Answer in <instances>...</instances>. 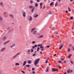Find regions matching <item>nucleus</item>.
I'll return each instance as SVG.
<instances>
[{
  "instance_id": "nucleus-60",
  "label": "nucleus",
  "mask_w": 74,
  "mask_h": 74,
  "mask_svg": "<svg viewBox=\"0 0 74 74\" xmlns=\"http://www.w3.org/2000/svg\"><path fill=\"white\" fill-rule=\"evenodd\" d=\"M66 13H68V11H67V10H66Z\"/></svg>"
},
{
  "instance_id": "nucleus-31",
  "label": "nucleus",
  "mask_w": 74,
  "mask_h": 74,
  "mask_svg": "<svg viewBox=\"0 0 74 74\" xmlns=\"http://www.w3.org/2000/svg\"><path fill=\"white\" fill-rule=\"evenodd\" d=\"M35 43H36V42L34 41H33L32 42V44H35Z\"/></svg>"
},
{
  "instance_id": "nucleus-62",
  "label": "nucleus",
  "mask_w": 74,
  "mask_h": 74,
  "mask_svg": "<svg viewBox=\"0 0 74 74\" xmlns=\"http://www.w3.org/2000/svg\"><path fill=\"white\" fill-rule=\"evenodd\" d=\"M56 56V54H55L54 55V56Z\"/></svg>"
},
{
  "instance_id": "nucleus-61",
  "label": "nucleus",
  "mask_w": 74,
  "mask_h": 74,
  "mask_svg": "<svg viewBox=\"0 0 74 74\" xmlns=\"http://www.w3.org/2000/svg\"><path fill=\"white\" fill-rule=\"evenodd\" d=\"M72 72H73V70H71L70 73H72Z\"/></svg>"
},
{
  "instance_id": "nucleus-9",
  "label": "nucleus",
  "mask_w": 74,
  "mask_h": 74,
  "mask_svg": "<svg viewBox=\"0 0 74 74\" xmlns=\"http://www.w3.org/2000/svg\"><path fill=\"white\" fill-rule=\"evenodd\" d=\"M10 40H8L7 42L4 43H3V45H5V44H8V43L9 42H10Z\"/></svg>"
},
{
  "instance_id": "nucleus-36",
  "label": "nucleus",
  "mask_w": 74,
  "mask_h": 74,
  "mask_svg": "<svg viewBox=\"0 0 74 74\" xmlns=\"http://www.w3.org/2000/svg\"><path fill=\"white\" fill-rule=\"evenodd\" d=\"M0 5H3V3L2 2H1L0 3Z\"/></svg>"
},
{
  "instance_id": "nucleus-23",
  "label": "nucleus",
  "mask_w": 74,
  "mask_h": 74,
  "mask_svg": "<svg viewBox=\"0 0 74 74\" xmlns=\"http://www.w3.org/2000/svg\"><path fill=\"white\" fill-rule=\"evenodd\" d=\"M46 71L47 73H48V71H49V69H46Z\"/></svg>"
},
{
  "instance_id": "nucleus-44",
  "label": "nucleus",
  "mask_w": 74,
  "mask_h": 74,
  "mask_svg": "<svg viewBox=\"0 0 74 74\" xmlns=\"http://www.w3.org/2000/svg\"><path fill=\"white\" fill-rule=\"evenodd\" d=\"M32 71H34V68H32Z\"/></svg>"
},
{
  "instance_id": "nucleus-8",
  "label": "nucleus",
  "mask_w": 74,
  "mask_h": 74,
  "mask_svg": "<svg viewBox=\"0 0 74 74\" xmlns=\"http://www.w3.org/2000/svg\"><path fill=\"white\" fill-rule=\"evenodd\" d=\"M36 29L35 28H32L31 29V32H33L34 30H36Z\"/></svg>"
},
{
  "instance_id": "nucleus-42",
  "label": "nucleus",
  "mask_w": 74,
  "mask_h": 74,
  "mask_svg": "<svg viewBox=\"0 0 74 74\" xmlns=\"http://www.w3.org/2000/svg\"><path fill=\"white\" fill-rule=\"evenodd\" d=\"M43 48H44V47L42 46L40 47V48H41V49H43Z\"/></svg>"
},
{
  "instance_id": "nucleus-22",
  "label": "nucleus",
  "mask_w": 74,
  "mask_h": 74,
  "mask_svg": "<svg viewBox=\"0 0 74 74\" xmlns=\"http://www.w3.org/2000/svg\"><path fill=\"white\" fill-rule=\"evenodd\" d=\"M35 7H38V4H37V3H36L35 4Z\"/></svg>"
},
{
  "instance_id": "nucleus-25",
  "label": "nucleus",
  "mask_w": 74,
  "mask_h": 74,
  "mask_svg": "<svg viewBox=\"0 0 74 74\" xmlns=\"http://www.w3.org/2000/svg\"><path fill=\"white\" fill-rule=\"evenodd\" d=\"M51 11H50L49 12V14H51Z\"/></svg>"
},
{
  "instance_id": "nucleus-63",
  "label": "nucleus",
  "mask_w": 74,
  "mask_h": 74,
  "mask_svg": "<svg viewBox=\"0 0 74 74\" xmlns=\"http://www.w3.org/2000/svg\"><path fill=\"white\" fill-rule=\"evenodd\" d=\"M56 34H58V32H56Z\"/></svg>"
},
{
  "instance_id": "nucleus-4",
  "label": "nucleus",
  "mask_w": 74,
  "mask_h": 74,
  "mask_svg": "<svg viewBox=\"0 0 74 74\" xmlns=\"http://www.w3.org/2000/svg\"><path fill=\"white\" fill-rule=\"evenodd\" d=\"M23 17H25V16H26V12H23Z\"/></svg>"
},
{
  "instance_id": "nucleus-59",
  "label": "nucleus",
  "mask_w": 74,
  "mask_h": 74,
  "mask_svg": "<svg viewBox=\"0 0 74 74\" xmlns=\"http://www.w3.org/2000/svg\"><path fill=\"white\" fill-rule=\"evenodd\" d=\"M40 7L41 9V8H42V5L40 6Z\"/></svg>"
},
{
  "instance_id": "nucleus-3",
  "label": "nucleus",
  "mask_w": 74,
  "mask_h": 74,
  "mask_svg": "<svg viewBox=\"0 0 74 74\" xmlns=\"http://www.w3.org/2000/svg\"><path fill=\"white\" fill-rule=\"evenodd\" d=\"M4 15L5 17H7L8 16V14L6 12H5L4 13Z\"/></svg>"
},
{
  "instance_id": "nucleus-12",
  "label": "nucleus",
  "mask_w": 74,
  "mask_h": 74,
  "mask_svg": "<svg viewBox=\"0 0 74 74\" xmlns=\"http://www.w3.org/2000/svg\"><path fill=\"white\" fill-rule=\"evenodd\" d=\"M18 55H19V53H17L16 55L14 57H13V58H15V57L16 56H18Z\"/></svg>"
},
{
  "instance_id": "nucleus-49",
  "label": "nucleus",
  "mask_w": 74,
  "mask_h": 74,
  "mask_svg": "<svg viewBox=\"0 0 74 74\" xmlns=\"http://www.w3.org/2000/svg\"><path fill=\"white\" fill-rule=\"evenodd\" d=\"M31 52H33V49H31Z\"/></svg>"
},
{
  "instance_id": "nucleus-2",
  "label": "nucleus",
  "mask_w": 74,
  "mask_h": 74,
  "mask_svg": "<svg viewBox=\"0 0 74 74\" xmlns=\"http://www.w3.org/2000/svg\"><path fill=\"white\" fill-rule=\"evenodd\" d=\"M52 69L53 72H54V71H58V69H55L53 68Z\"/></svg>"
},
{
  "instance_id": "nucleus-13",
  "label": "nucleus",
  "mask_w": 74,
  "mask_h": 74,
  "mask_svg": "<svg viewBox=\"0 0 74 74\" xmlns=\"http://www.w3.org/2000/svg\"><path fill=\"white\" fill-rule=\"evenodd\" d=\"M37 33V31H33V34H36V33Z\"/></svg>"
},
{
  "instance_id": "nucleus-28",
  "label": "nucleus",
  "mask_w": 74,
  "mask_h": 74,
  "mask_svg": "<svg viewBox=\"0 0 74 74\" xmlns=\"http://www.w3.org/2000/svg\"><path fill=\"white\" fill-rule=\"evenodd\" d=\"M2 20H3L2 17H1L0 16V21H2Z\"/></svg>"
},
{
  "instance_id": "nucleus-15",
  "label": "nucleus",
  "mask_w": 74,
  "mask_h": 74,
  "mask_svg": "<svg viewBox=\"0 0 74 74\" xmlns=\"http://www.w3.org/2000/svg\"><path fill=\"white\" fill-rule=\"evenodd\" d=\"M34 7L33 6H30L29 7L30 8H33Z\"/></svg>"
},
{
  "instance_id": "nucleus-54",
  "label": "nucleus",
  "mask_w": 74,
  "mask_h": 74,
  "mask_svg": "<svg viewBox=\"0 0 74 74\" xmlns=\"http://www.w3.org/2000/svg\"><path fill=\"white\" fill-rule=\"evenodd\" d=\"M40 45H41L40 44V45H38V47H40Z\"/></svg>"
},
{
  "instance_id": "nucleus-38",
  "label": "nucleus",
  "mask_w": 74,
  "mask_h": 74,
  "mask_svg": "<svg viewBox=\"0 0 74 74\" xmlns=\"http://www.w3.org/2000/svg\"><path fill=\"white\" fill-rule=\"evenodd\" d=\"M53 2H51V4H50V5L51 6L52 4H53Z\"/></svg>"
},
{
  "instance_id": "nucleus-46",
  "label": "nucleus",
  "mask_w": 74,
  "mask_h": 74,
  "mask_svg": "<svg viewBox=\"0 0 74 74\" xmlns=\"http://www.w3.org/2000/svg\"><path fill=\"white\" fill-rule=\"evenodd\" d=\"M33 56H36V54H34L33 55Z\"/></svg>"
},
{
  "instance_id": "nucleus-26",
  "label": "nucleus",
  "mask_w": 74,
  "mask_h": 74,
  "mask_svg": "<svg viewBox=\"0 0 74 74\" xmlns=\"http://www.w3.org/2000/svg\"><path fill=\"white\" fill-rule=\"evenodd\" d=\"M34 47H35L36 48H37V45H35L34 46Z\"/></svg>"
},
{
  "instance_id": "nucleus-24",
  "label": "nucleus",
  "mask_w": 74,
  "mask_h": 74,
  "mask_svg": "<svg viewBox=\"0 0 74 74\" xmlns=\"http://www.w3.org/2000/svg\"><path fill=\"white\" fill-rule=\"evenodd\" d=\"M39 49H40V47H38L37 49V52H38V51H39Z\"/></svg>"
},
{
  "instance_id": "nucleus-39",
  "label": "nucleus",
  "mask_w": 74,
  "mask_h": 74,
  "mask_svg": "<svg viewBox=\"0 0 74 74\" xmlns=\"http://www.w3.org/2000/svg\"><path fill=\"white\" fill-rule=\"evenodd\" d=\"M26 67H29L30 66V65H26Z\"/></svg>"
},
{
  "instance_id": "nucleus-53",
  "label": "nucleus",
  "mask_w": 74,
  "mask_h": 74,
  "mask_svg": "<svg viewBox=\"0 0 74 74\" xmlns=\"http://www.w3.org/2000/svg\"><path fill=\"white\" fill-rule=\"evenodd\" d=\"M40 54H42V52L41 51H40Z\"/></svg>"
},
{
  "instance_id": "nucleus-18",
  "label": "nucleus",
  "mask_w": 74,
  "mask_h": 74,
  "mask_svg": "<svg viewBox=\"0 0 74 74\" xmlns=\"http://www.w3.org/2000/svg\"><path fill=\"white\" fill-rule=\"evenodd\" d=\"M10 16L12 18H14V16H13V15H12V14H10Z\"/></svg>"
},
{
  "instance_id": "nucleus-5",
  "label": "nucleus",
  "mask_w": 74,
  "mask_h": 74,
  "mask_svg": "<svg viewBox=\"0 0 74 74\" xmlns=\"http://www.w3.org/2000/svg\"><path fill=\"white\" fill-rule=\"evenodd\" d=\"M33 19V18H32V16H30L29 18V21H32Z\"/></svg>"
},
{
  "instance_id": "nucleus-30",
  "label": "nucleus",
  "mask_w": 74,
  "mask_h": 74,
  "mask_svg": "<svg viewBox=\"0 0 74 74\" xmlns=\"http://www.w3.org/2000/svg\"><path fill=\"white\" fill-rule=\"evenodd\" d=\"M58 4V2H56L55 4V6L56 7V5Z\"/></svg>"
},
{
  "instance_id": "nucleus-50",
  "label": "nucleus",
  "mask_w": 74,
  "mask_h": 74,
  "mask_svg": "<svg viewBox=\"0 0 74 74\" xmlns=\"http://www.w3.org/2000/svg\"><path fill=\"white\" fill-rule=\"evenodd\" d=\"M70 62L72 64H73V62H72L71 61H70Z\"/></svg>"
},
{
  "instance_id": "nucleus-41",
  "label": "nucleus",
  "mask_w": 74,
  "mask_h": 74,
  "mask_svg": "<svg viewBox=\"0 0 74 74\" xmlns=\"http://www.w3.org/2000/svg\"><path fill=\"white\" fill-rule=\"evenodd\" d=\"M71 19H73L74 18H73V17H70Z\"/></svg>"
},
{
  "instance_id": "nucleus-14",
  "label": "nucleus",
  "mask_w": 74,
  "mask_h": 74,
  "mask_svg": "<svg viewBox=\"0 0 74 74\" xmlns=\"http://www.w3.org/2000/svg\"><path fill=\"white\" fill-rule=\"evenodd\" d=\"M34 8H33V9L31 10V12H34Z\"/></svg>"
},
{
  "instance_id": "nucleus-6",
  "label": "nucleus",
  "mask_w": 74,
  "mask_h": 74,
  "mask_svg": "<svg viewBox=\"0 0 74 74\" xmlns=\"http://www.w3.org/2000/svg\"><path fill=\"white\" fill-rule=\"evenodd\" d=\"M5 47H4L3 48L1 49V52H3V51H4V50H5Z\"/></svg>"
},
{
  "instance_id": "nucleus-33",
  "label": "nucleus",
  "mask_w": 74,
  "mask_h": 74,
  "mask_svg": "<svg viewBox=\"0 0 74 74\" xmlns=\"http://www.w3.org/2000/svg\"><path fill=\"white\" fill-rule=\"evenodd\" d=\"M58 62H59V63H62V61L60 60L59 61H58Z\"/></svg>"
},
{
  "instance_id": "nucleus-27",
  "label": "nucleus",
  "mask_w": 74,
  "mask_h": 74,
  "mask_svg": "<svg viewBox=\"0 0 74 74\" xmlns=\"http://www.w3.org/2000/svg\"><path fill=\"white\" fill-rule=\"evenodd\" d=\"M12 45L13 47H15V44H12Z\"/></svg>"
},
{
  "instance_id": "nucleus-10",
  "label": "nucleus",
  "mask_w": 74,
  "mask_h": 74,
  "mask_svg": "<svg viewBox=\"0 0 74 74\" xmlns=\"http://www.w3.org/2000/svg\"><path fill=\"white\" fill-rule=\"evenodd\" d=\"M72 56V54H70L68 56V59H70V58H71V57Z\"/></svg>"
},
{
  "instance_id": "nucleus-40",
  "label": "nucleus",
  "mask_w": 74,
  "mask_h": 74,
  "mask_svg": "<svg viewBox=\"0 0 74 74\" xmlns=\"http://www.w3.org/2000/svg\"><path fill=\"white\" fill-rule=\"evenodd\" d=\"M54 29H55L54 27H52V28H51V30H54Z\"/></svg>"
},
{
  "instance_id": "nucleus-11",
  "label": "nucleus",
  "mask_w": 74,
  "mask_h": 74,
  "mask_svg": "<svg viewBox=\"0 0 74 74\" xmlns=\"http://www.w3.org/2000/svg\"><path fill=\"white\" fill-rule=\"evenodd\" d=\"M63 47V45H62L60 47L59 49L60 50L62 49V47Z\"/></svg>"
},
{
  "instance_id": "nucleus-56",
  "label": "nucleus",
  "mask_w": 74,
  "mask_h": 74,
  "mask_svg": "<svg viewBox=\"0 0 74 74\" xmlns=\"http://www.w3.org/2000/svg\"><path fill=\"white\" fill-rule=\"evenodd\" d=\"M40 6L42 5V3H40Z\"/></svg>"
},
{
  "instance_id": "nucleus-32",
  "label": "nucleus",
  "mask_w": 74,
  "mask_h": 74,
  "mask_svg": "<svg viewBox=\"0 0 74 74\" xmlns=\"http://www.w3.org/2000/svg\"><path fill=\"white\" fill-rule=\"evenodd\" d=\"M70 48H68V52H70Z\"/></svg>"
},
{
  "instance_id": "nucleus-7",
  "label": "nucleus",
  "mask_w": 74,
  "mask_h": 74,
  "mask_svg": "<svg viewBox=\"0 0 74 74\" xmlns=\"http://www.w3.org/2000/svg\"><path fill=\"white\" fill-rule=\"evenodd\" d=\"M26 61H25L23 62V66H25L26 65Z\"/></svg>"
},
{
  "instance_id": "nucleus-52",
  "label": "nucleus",
  "mask_w": 74,
  "mask_h": 74,
  "mask_svg": "<svg viewBox=\"0 0 74 74\" xmlns=\"http://www.w3.org/2000/svg\"><path fill=\"white\" fill-rule=\"evenodd\" d=\"M58 68H59V69H61L62 68V67L60 66H58Z\"/></svg>"
},
{
  "instance_id": "nucleus-21",
  "label": "nucleus",
  "mask_w": 74,
  "mask_h": 74,
  "mask_svg": "<svg viewBox=\"0 0 74 74\" xmlns=\"http://www.w3.org/2000/svg\"><path fill=\"white\" fill-rule=\"evenodd\" d=\"M15 65L16 66H19V63H16L15 64Z\"/></svg>"
},
{
  "instance_id": "nucleus-29",
  "label": "nucleus",
  "mask_w": 74,
  "mask_h": 74,
  "mask_svg": "<svg viewBox=\"0 0 74 74\" xmlns=\"http://www.w3.org/2000/svg\"><path fill=\"white\" fill-rule=\"evenodd\" d=\"M49 47H50V46H46V48H49Z\"/></svg>"
},
{
  "instance_id": "nucleus-45",
  "label": "nucleus",
  "mask_w": 74,
  "mask_h": 74,
  "mask_svg": "<svg viewBox=\"0 0 74 74\" xmlns=\"http://www.w3.org/2000/svg\"><path fill=\"white\" fill-rule=\"evenodd\" d=\"M30 3H33V2L32 1H31Z\"/></svg>"
},
{
  "instance_id": "nucleus-64",
  "label": "nucleus",
  "mask_w": 74,
  "mask_h": 74,
  "mask_svg": "<svg viewBox=\"0 0 74 74\" xmlns=\"http://www.w3.org/2000/svg\"><path fill=\"white\" fill-rule=\"evenodd\" d=\"M67 73L66 72H65L64 74H66Z\"/></svg>"
},
{
  "instance_id": "nucleus-57",
  "label": "nucleus",
  "mask_w": 74,
  "mask_h": 74,
  "mask_svg": "<svg viewBox=\"0 0 74 74\" xmlns=\"http://www.w3.org/2000/svg\"><path fill=\"white\" fill-rule=\"evenodd\" d=\"M37 2H39V1H40V0H37Z\"/></svg>"
},
{
  "instance_id": "nucleus-55",
  "label": "nucleus",
  "mask_w": 74,
  "mask_h": 74,
  "mask_svg": "<svg viewBox=\"0 0 74 74\" xmlns=\"http://www.w3.org/2000/svg\"><path fill=\"white\" fill-rule=\"evenodd\" d=\"M64 63H66V61H64Z\"/></svg>"
},
{
  "instance_id": "nucleus-43",
  "label": "nucleus",
  "mask_w": 74,
  "mask_h": 74,
  "mask_svg": "<svg viewBox=\"0 0 74 74\" xmlns=\"http://www.w3.org/2000/svg\"><path fill=\"white\" fill-rule=\"evenodd\" d=\"M48 60H47L46 62H45V63L47 64L48 63Z\"/></svg>"
},
{
  "instance_id": "nucleus-17",
  "label": "nucleus",
  "mask_w": 74,
  "mask_h": 74,
  "mask_svg": "<svg viewBox=\"0 0 74 74\" xmlns=\"http://www.w3.org/2000/svg\"><path fill=\"white\" fill-rule=\"evenodd\" d=\"M27 63H29V64H30V63H31V61L30 60H29L28 61Z\"/></svg>"
},
{
  "instance_id": "nucleus-35",
  "label": "nucleus",
  "mask_w": 74,
  "mask_h": 74,
  "mask_svg": "<svg viewBox=\"0 0 74 74\" xmlns=\"http://www.w3.org/2000/svg\"><path fill=\"white\" fill-rule=\"evenodd\" d=\"M41 37H43V36H42V35H41L40 37H38V38H41Z\"/></svg>"
},
{
  "instance_id": "nucleus-34",
  "label": "nucleus",
  "mask_w": 74,
  "mask_h": 74,
  "mask_svg": "<svg viewBox=\"0 0 74 74\" xmlns=\"http://www.w3.org/2000/svg\"><path fill=\"white\" fill-rule=\"evenodd\" d=\"M67 73H70V70H68L67 71Z\"/></svg>"
},
{
  "instance_id": "nucleus-19",
  "label": "nucleus",
  "mask_w": 74,
  "mask_h": 74,
  "mask_svg": "<svg viewBox=\"0 0 74 74\" xmlns=\"http://www.w3.org/2000/svg\"><path fill=\"white\" fill-rule=\"evenodd\" d=\"M38 15L36 14V16H34V18H37V17H38Z\"/></svg>"
},
{
  "instance_id": "nucleus-47",
  "label": "nucleus",
  "mask_w": 74,
  "mask_h": 74,
  "mask_svg": "<svg viewBox=\"0 0 74 74\" xmlns=\"http://www.w3.org/2000/svg\"><path fill=\"white\" fill-rule=\"evenodd\" d=\"M32 48L33 49H34V48H35V47H34V46L32 47Z\"/></svg>"
},
{
  "instance_id": "nucleus-48",
  "label": "nucleus",
  "mask_w": 74,
  "mask_h": 74,
  "mask_svg": "<svg viewBox=\"0 0 74 74\" xmlns=\"http://www.w3.org/2000/svg\"><path fill=\"white\" fill-rule=\"evenodd\" d=\"M60 59H61V60H64V59H62V58H60Z\"/></svg>"
},
{
  "instance_id": "nucleus-20",
  "label": "nucleus",
  "mask_w": 74,
  "mask_h": 74,
  "mask_svg": "<svg viewBox=\"0 0 74 74\" xmlns=\"http://www.w3.org/2000/svg\"><path fill=\"white\" fill-rule=\"evenodd\" d=\"M6 37L5 36H4L3 38H2V40H5V39H6Z\"/></svg>"
},
{
  "instance_id": "nucleus-58",
  "label": "nucleus",
  "mask_w": 74,
  "mask_h": 74,
  "mask_svg": "<svg viewBox=\"0 0 74 74\" xmlns=\"http://www.w3.org/2000/svg\"><path fill=\"white\" fill-rule=\"evenodd\" d=\"M32 73H34V74L35 73V72L34 71H33L32 72Z\"/></svg>"
},
{
  "instance_id": "nucleus-37",
  "label": "nucleus",
  "mask_w": 74,
  "mask_h": 74,
  "mask_svg": "<svg viewBox=\"0 0 74 74\" xmlns=\"http://www.w3.org/2000/svg\"><path fill=\"white\" fill-rule=\"evenodd\" d=\"M21 72L22 73H23V74H25V72H24V71H21Z\"/></svg>"
},
{
  "instance_id": "nucleus-1",
  "label": "nucleus",
  "mask_w": 74,
  "mask_h": 74,
  "mask_svg": "<svg viewBox=\"0 0 74 74\" xmlns=\"http://www.w3.org/2000/svg\"><path fill=\"white\" fill-rule=\"evenodd\" d=\"M39 60H40V59L38 58L35 61L34 64L35 66H37V64L38 63V62H39Z\"/></svg>"
},
{
  "instance_id": "nucleus-51",
  "label": "nucleus",
  "mask_w": 74,
  "mask_h": 74,
  "mask_svg": "<svg viewBox=\"0 0 74 74\" xmlns=\"http://www.w3.org/2000/svg\"><path fill=\"white\" fill-rule=\"evenodd\" d=\"M12 32V30L10 29L9 30V32Z\"/></svg>"
},
{
  "instance_id": "nucleus-16",
  "label": "nucleus",
  "mask_w": 74,
  "mask_h": 74,
  "mask_svg": "<svg viewBox=\"0 0 74 74\" xmlns=\"http://www.w3.org/2000/svg\"><path fill=\"white\" fill-rule=\"evenodd\" d=\"M68 11L69 12H70L71 11V9L69 7H68Z\"/></svg>"
}]
</instances>
